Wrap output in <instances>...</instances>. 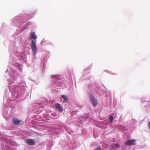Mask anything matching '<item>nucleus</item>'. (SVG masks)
Segmentation results:
<instances>
[{
	"instance_id": "nucleus-1",
	"label": "nucleus",
	"mask_w": 150,
	"mask_h": 150,
	"mask_svg": "<svg viewBox=\"0 0 150 150\" xmlns=\"http://www.w3.org/2000/svg\"><path fill=\"white\" fill-rule=\"evenodd\" d=\"M30 37L31 39H33L31 41V48L33 53L36 54L37 53V48L35 44L37 36L34 32H32L30 34Z\"/></svg>"
},
{
	"instance_id": "nucleus-2",
	"label": "nucleus",
	"mask_w": 150,
	"mask_h": 150,
	"mask_svg": "<svg viewBox=\"0 0 150 150\" xmlns=\"http://www.w3.org/2000/svg\"><path fill=\"white\" fill-rule=\"evenodd\" d=\"M89 97L90 99V102L92 103L93 106V107L96 106L98 104V102L95 98L91 94L89 95Z\"/></svg>"
},
{
	"instance_id": "nucleus-3",
	"label": "nucleus",
	"mask_w": 150,
	"mask_h": 150,
	"mask_svg": "<svg viewBox=\"0 0 150 150\" xmlns=\"http://www.w3.org/2000/svg\"><path fill=\"white\" fill-rule=\"evenodd\" d=\"M136 141L135 140H130L127 141L125 144L127 146H132L135 144Z\"/></svg>"
},
{
	"instance_id": "nucleus-4",
	"label": "nucleus",
	"mask_w": 150,
	"mask_h": 150,
	"mask_svg": "<svg viewBox=\"0 0 150 150\" xmlns=\"http://www.w3.org/2000/svg\"><path fill=\"white\" fill-rule=\"evenodd\" d=\"M55 108L57 109L58 110L59 112H62L63 111V108L62 105L59 103H57L56 104L55 106Z\"/></svg>"
},
{
	"instance_id": "nucleus-5",
	"label": "nucleus",
	"mask_w": 150,
	"mask_h": 150,
	"mask_svg": "<svg viewBox=\"0 0 150 150\" xmlns=\"http://www.w3.org/2000/svg\"><path fill=\"white\" fill-rule=\"evenodd\" d=\"M26 142L30 145H33L35 144V142L33 139H28L26 140Z\"/></svg>"
},
{
	"instance_id": "nucleus-6",
	"label": "nucleus",
	"mask_w": 150,
	"mask_h": 150,
	"mask_svg": "<svg viewBox=\"0 0 150 150\" xmlns=\"http://www.w3.org/2000/svg\"><path fill=\"white\" fill-rule=\"evenodd\" d=\"M12 122L13 124L16 125H19L21 122V121L20 120L13 118L12 120Z\"/></svg>"
},
{
	"instance_id": "nucleus-7",
	"label": "nucleus",
	"mask_w": 150,
	"mask_h": 150,
	"mask_svg": "<svg viewBox=\"0 0 150 150\" xmlns=\"http://www.w3.org/2000/svg\"><path fill=\"white\" fill-rule=\"evenodd\" d=\"M62 97L64 99V100L66 101H68V99L67 97L64 95H61Z\"/></svg>"
},
{
	"instance_id": "nucleus-8",
	"label": "nucleus",
	"mask_w": 150,
	"mask_h": 150,
	"mask_svg": "<svg viewBox=\"0 0 150 150\" xmlns=\"http://www.w3.org/2000/svg\"><path fill=\"white\" fill-rule=\"evenodd\" d=\"M109 119L110 120L111 122L110 123H112L114 119L113 116H110L109 117Z\"/></svg>"
},
{
	"instance_id": "nucleus-9",
	"label": "nucleus",
	"mask_w": 150,
	"mask_h": 150,
	"mask_svg": "<svg viewBox=\"0 0 150 150\" xmlns=\"http://www.w3.org/2000/svg\"><path fill=\"white\" fill-rule=\"evenodd\" d=\"M95 150H102L101 146H97L95 148Z\"/></svg>"
},
{
	"instance_id": "nucleus-10",
	"label": "nucleus",
	"mask_w": 150,
	"mask_h": 150,
	"mask_svg": "<svg viewBox=\"0 0 150 150\" xmlns=\"http://www.w3.org/2000/svg\"><path fill=\"white\" fill-rule=\"evenodd\" d=\"M57 75H52L51 76V77L52 78H55L57 77Z\"/></svg>"
},
{
	"instance_id": "nucleus-11",
	"label": "nucleus",
	"mask_w": 150,
	"mask_h": 150,
	"mask_svg": "<svg viewBox=\"0 0 150 150\" xmlns=\"http://www.w3.org/2000/svg\"><path fill=\"white\" fill-rule=\"evenodd\" d=\"M115 146H117V147H119V146H119V145H118V144H115Z\"/></svg>"
},
{
	"instance_id": "nucleus-12",
	"label": "nucleus",
	"mask_w": 150,
	"mask_h": 150,
	"mask_svg": "<svg viewBox=\"0 0 150 150\" xmlns=\"http://www.w3.org/2000/svg\"><path fill=\"white\" fill-rule=\"evenodd\" d=\"M148 126L149 129H150V122L148 123Z\"/></svg>"
}]
</instances>
